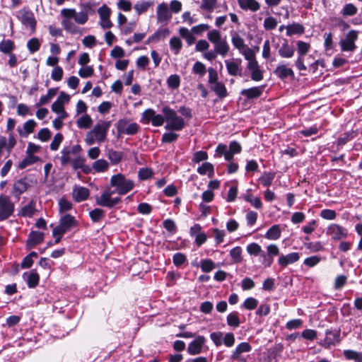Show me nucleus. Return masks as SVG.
I'll use <instances>...</instances> for the list:
<instances>
[{
  "label": "nucleus",
  "mask_w": 362,
  "mask_h": 362,
  "mask_svg": "<svg viewBox=\"0 0 362 362\" xmlns=\"http://www.w3.org/2000/svg\"><path fill=\"white\" fill-rule=\"evenodd\" d=\"M111 121L100 120L86 135L85 142L91 146L95 143L101 144L106 141Z\"/></svg>",
  "instance_id": "nucleus-1"
},
{
  "label": "nucleus",
  "mask_w": 362,
  "mask_h": 362,
  "mask_svg": "<svg viewBox=\"0 0 362 362\" xmlns=\"http://www.w3.org/2000/svg\"><path fill=\"white\" fill-rule=\"evenodd\" d=\"M162 112L165 116L167 130L181 131L185 126L183 118L178 116L177 112L168 106H164Z\"/></svg>",
  "instance_id": "nucleus-2"
},
{
  "label": "nucleus",
  "mask_w": 362,
  "mask_h": 362,
  "mask_svg": "<svg viewBox=\"0 0 362 362\" xmlns=\"http://www.w3.org/2000/svg\"><path fill=\"white\" fill-rule=\"evenodd\" d=\"M110 186L116 188L119 195H124L133 189L134 182L127 179L124 175L118 173L111 177Z\"/></svg>",
  "instance_id": "nucleus-3"
},
{
  "label": "nucleus",
  "mask_w": 362,
  "mask_h": 362,
  "mask_svg": "<svg viewBox=\"0 0 362 362\" xmlns=\"http://www.w3.org/2000/svg\"><path fill=\"white\" fill-rule=\"evenodd\" d=\"M116 192V189L112 190L110 187H107L100 196L96 197V204L100 206L107 207L109 209L115 207L116 205L122 202V199L120 197H112V196Z\"/></svg>",
  "instance_id": "nucleus-4"
},
{
  "label": "nucleus",
  "mask_w": 362,
  "mask_h": 362,
  "mask_svg": "<svg viewBox=\"0 0 362 362\" xmlns=\"http://www.w3.org/2000/svg\"><path fill=\"white\" fill-rule=\"evenodd\" d=\"M77 225L78 223L74 216L65 214L61 217L59 226L53 229L52 234L53 235H64Z\"/></svg>",
  "instance_id": "nucleus-5"
},
{
  "label": "nucleus",
  "mask_w": 362,
  "mask_h": 362,
  "mask_svg": "<svg viewBox=\"0 0 362 362\" xmlns=\"http://www.w3.org/2000/svg\"><path fill=\"white\" fill-rule=\"evenodd\" d=\"M15 205L9 197L0 196V221L8 219L14 212Z\"/></svg>",
  "instance_id": "nucleus-6"
},
{
  "label": "nucleus",
  "mask_w": 362,
  "mask_h": 362,
  "mask_svg": "<svg viewBox=\"0 0 362 362\" xmlns=\"http://www.w3.org/2000/svg\"><path fill=\"white\" fill-rule=\"evenodd\" d=\"M267 252L264 251L259 262L264 267H270L276 256L281 255L279 247L276 244L268 245L266 247Z\"/></svg>",
  "instance_id": "nucleus-7"
},
{
  "label": "nucleus",
  "mask_w": 362,
  "mask_h": 362,
  "mask_svg": "<svg viewBox=\"0 0 362 362\" xmlns=\"http://www.w3.org/2000/svg\"><path fill=\"white\" fill-rule=\"evenodd\" d=\"M117 132L127 135H134L139 129V126L136 122L129 123L127 119H121L116 124Z\"/></svg>",
  "instance_id": "nucleus-8"
},
{
  "label": "nucleus",
  "mask_w": 362,
  "mask_h": 362,
  "mask_svg": "<svg viewBox=\"0 0 362 362\" xmlns=\"http://www.w3.org/2000/svg\"><path fill=\"white\" fill-rule=\"evenodd\" d=\"M62 17H72L74 21L80 25L85 24L88 19V14L87 11H82L76 13L74 8H63L61 11Z\"/></svg>",
  "instance_id": "nucleus-9"
},
{
  "label": "nucleus",
  "mask_w": 362,
  "mask_h": 362,
  "mask_svg": "<svg viewBox=\"0 0 362 362\" xmlns=\"http://www.w3.org/2000/svg\"><path fill=\"white\" fill-rule=\"evenodd\" d=\"M358 39V32L356 30L349 31L346 37L340 41L341 49L343 52H353L356 49V46L355 41Z\"/></svg>",
  "instance_id": "nucleus-10"
},
{
  "label": "nucleus",
  "mask_w": 362,
  "mask_h": 362,
  "mask_svg": "<svg viewBox=\"0 0 362 362\" xmlns=\"http://www.w3.org/2000/svg\"><path fill=\"white\" fill-rule=\"evenodd\" d=\"M340 341V330L327 329L325 332V338L320 343V346L329 349L331 346H334Z\"/></svg>",
  "instance_id": "nucleus-11"
},
{
  "label": "nucleus",
  "mask_w": 362,
  "mask_h": 362,
  "mask_svg": "<svg viewBox=\"0 0 362 362\" xmlns=\"http://www.w3.org/2000/svg\"><path fill=\"white\" fill-rule=\"evenodd\" d=\"M327 233L330 235L332 239L339 240L346 238L348 230L339 224L332 223L327 228Z\"/></svg>",
  "instance_id": "nucleus-12"
},
{
  "label": "nucleus",
  "mask_w": 362,
  "mask_h": 362,
  "mask_svg": "<svg viewBox=\"0 0 362 362\" xmlns=\"http://www.w3.org/2000/svg\"><path fill=\"white\" fill-rule=\"evenodd\" d=\"M21 16H19V19L21 23L26 27H29L31 33H34L36 30V24L37 22L35 19L33 13L28 11H20Z\"/></svg>",
  "instance_id": "nucleus-13"
},
{
  "label": "nucleus",
  "mask_w": 362,
  "mask_h": 362,
  "mask_svg": "<svg viewBox=\"0 0 362 362\" xmlns=\"http://www.w3.org/2000/svg\"><path fill=\"white\" fill-rule=\"evenodd\" d=\"M251 350L252 346L249 343L242 342L235 347V350L233 351L230 356V359L231 361L246 359L245 357L242 356V354L243 353L250 352Z\"/></svg>",
  "instance_id": "nucleus-14"
},
{
  "label": "nucleus",
  "mask_w": 362,
  "mask_h": 362,
  "mask_svg": "<svg viewBox=\"0 0 362 362\" xmlns=\"http://www.w3.org/2000/svg\"><path fill=\"white\" fill-rule=\"evenodd\" d=\"M157 21L158 23H167L172 18V14L166 3L158 5L156 10Z\"/></svg>",
  "instance_id": "nucleus-15"
},
{
  "label": "nucleus",
  "mask_w": 362,
  "mask_h": 362,
  "mask_svg": "<svg viewBox=\"0 0 362 362\" xmlns=\"http://www.w3.org/2000/svg\"><path fill=\"white\" fill-rule=\"evenodd\" d=\"M206 341L204 336H198L190 342L187 347V352L190 355H198L202 353L203 345Z\"/></svg>",
  "instance_id": "nucleus-16"
},
{
  "label": "nucleus",
  "mask_w": 362,
  "mask_h": 362,
  "mask_svg": "<svg viewBox=\"0 0 362 362\" xmlns=\"http://www.w3.org/2000/svg\"><path fill=\"white\" fill-rule=\"evenodd\" d=\"M30 186L28 180L26 177L21 178L16 181L13 186L12 194L18 198L23 193H24Z\"/></svg>",
  "instance_id": "nucleus-17"
},
{
  "label": "nucleus",
  "mask_w": 362,
  "mask_h": 362,
  "mask_svg": "<svg viewBox=\"0 0 362 362\" xmlns=\"http://www.w3.org/2000/svg\"><path fill=\"white\" fill-rule=\"evenodd\" d=\"M90 195L88 188L82 186L75 185L72 191V198L76 202H81L86 200Z\"/></svg>",
  "instance_id": "nucleus-18"
},
{
  "label": "nucleus",
  "mask_w": 362,
  "mask_h": 362,
  "mask_svg": "<svg viewBox=\"0 0 362 362\" xmlns=\"http://www.w3.org/2000/svg\"><path fill=\"white\" fill-rule=\"evenodd\" d=\"M300 259V255L298 252H294L286 255H281L278 258V264L281 267L284 268L288 264H293Z\"/></svg>",
  "instance_id": "nucleus-19"
},
{
  "label": "nucleus",
  "mask_w": 362,
  "mask_h": 362,
  "mask_svg": "<svg viewBox=\"0 0 362 362\" xmlns=\"http://www.w3.org/2000/svg\"><path fill=\"white\" fill-rule=\"evenodd\" d=\"M274 74L281 81H284L288 77H294V72L291 68L288 67L286 64H279L274 71Z\"/></svg>",
  "instance_id": "nucleus-20"
},
{
  "label": "nucleus",
  "mask_w": 362,
  "mask_h": 362,
  "mask_svg": "<svg viewBox=\"0 0 362 362\" xmlns=\"http://www.w3.org/2000/svg\"><path fill=\"white\" fill-rule=\"evenodd\" d=\"M247 68L251 72V78L252 81H259L263 79V72L260 69L257 61L248 62Z\"/></svg>",
  "instance_id": "nucleus-21"
},
{
  "label": "nucleus",
  "mask_w": 362,
  "mask_h": 362,
  "mask_svg": "<svg viewBox=\"0 0 362 362\" xmlns=\"http://www.w3.org/2000/svg\"><path fill=\"white\" fill-rule=\"evenodd\" d=\"M264 86H255L247 89H243L240 94L247 99L252 100L260 97L264 91Z\"/></svg>",
  "instance_id": "nucleus-22"
},
{
  "label": "nucleus",
  "mask_w": 362,
  "mask_h": 362,
  "mask_svg": "<svg viewBox=\"0 0 362 362\" xmlns=\"http://www.w3.org/2000/svg\"><path fill=\"white\" fill-rule=\"evenodd\" d=\"M238 3L244 11L256 12L260 8V5L256 0H238Z\"/></svg>",
  "instance_id": "nucleus-23"
},
{
  "label": "nucleus",
  "mask_w": 362,
  "mask_h": 362,
  "mask_svg": "<svg viewBox=\"0 0 362 362\" xmlns=\"http://www.w3.org/2000/svg\"><path fill=\"white\" fill-rule=\"evenodd\" d=\"M44 240V233L40 231H32L28 236L27 240V246L29 248L34 247L36 245L40 244Z\"/></svg>",
  "instance_id": "nucleus-24"
},
{
  "label": "nucleus",
  "mask_w": 362,
  "mask_h": 362,
  "mask_svg": "<svg viewBox=\"0 0 362 362\" xmlns=\"http://www.w3.org/2000/svg\"><path fill=\"white\" fill-rule=\"evenodd\" d=\"M295 50V47L289 45L288 41L285 40L278 52L279 56L282 58H291L294 55Z\"/></svg>",
  "instance_id": "nucleus-25"
},
{
  "label": "nucleus",
  "mask_w": 362,
  "mask_h": 362,
  "mask_svg": "<svg viewBox=\"0 0 362 362\" xmlns=\"http://www.w3.org/2000/svg\"><path fill=\"white\" fill-rule=\"evenodd\" d=\"M36 126V122L33 119H29L23 124V129H18L19 135L23 137H27L30 134L33 133Z\"/></svg>",
  "instance_id": "nucleus-26"
},
{
  "label": "nucleus",
  "mask_w": 362,
  "mask_h": 362,
  "mask_svg": "<svg viewBox=\"0 0 362 362\" xmlns=\"http://www.w3.org/2000/svg\"><path fill=\"white\" fill-rule=\"evenodd\" d=\"M35 209V202L31 200L27 205L23 206L18 211V216L23 217H31L34 215Z\"/></svg>",
  "instance_id": "nucleus-27"
},
{
  "label": "nucleus",
  "mask_w": 362,
  "mask_h": 362,
  "mask_svg": "<svg viewBox=\"0 0 362 362\" xmlns=\"http://www.w3.org/2000/svg\"><path fill=\"white\" fill-rule=\"evenodd\" d=\"M286 35L288 36H292L293 35H301L305 32V28L303 25L294 23L286 25Z\"/></svg>",
  "instance_id": "nucleus-28"
},
{
  "label": "nucleus",
  "mask_w": 362,
  "mask_h": 362,
  "mask_svg": "<svg viewBox=\"0 0 362 362\" xmlns=\"http://www.w3.org/2000/svg\"><path fill=\"white\" fill-rule=\"evenodd\" d=\"M214 45L216 52L222 57H225L230 50L229 45L228 44L226 38L222 39Z\"/></svg>",
  "instance_id": "nucleus-29"
},
{
  "label": "nucleus",
  "mask_w": 362,
  "mask_h": 362,
  "mask_svg": "<svg viewBox=\"0 0 362 362\" xmlns=\"http://www.w3.org/2000/svg\"><path fill=\"white\" fill-rule=\"evenodd\" d=\"M179 34L181 37L185 39L189 46L193 45L195 42V37L188 28L185 27H181L179 29Z\"/></svg>",
  "instance_id": "nucleus-30"
},
{
  "label": "nucleus",
  "mask_w": 362,
  "mask_h": 362,
  "mask_svg": "<svg viewBox=\"0 0 362 362\" xmlns=\"http://www.w3.org/2000/svg\"><path fill=\"white\" fill-rule=\"evenodd\" d=\"M62 24L65 30L72 34H76L78 32L79 28L77 27L71 21L72 17H63Z\"/></svg>",
  "instance_id": "nucleus-31"
},
{
  "label": "nucleus",
  "mask_w": 362,
  "mask_h": 362,
  "mask_svg": "<svg viewBox=\"0 0 362 362\" xmlns=\"http://www.w3.org/2000/svg\"><path fill=\"white\" fill-rule=\"evenodd\" d=\"M281 233L280 226L274 225L267 231L264 237L268 240H276L280 238Z\"/></svg>",
  "instance_id": "nucleus-32"
},
{
  "label": "nucleus",
  "mask_w": 362,
  "mask_h": 362,
  "mask_svg": "<svg viewBox=\"0 0 362 362\" xmlns=\"http://www.w3.org/2000/svg\"><path fill=\"white\" fill-rule=\"evenodd\" d=\"M168 28H159L148 38L149 42H158L161 39H165L170 35Z\"/></svg>",
  "instance_id": "nucleus-33"
},
{
  "label": "nucleus",
  "mask_w": 362,
  "mask_h": 362,
  "mask_svg": "<svg viewBox=\"0 0 362 362\" xmlns=\"http://www.w3.org/2000/svg\"><path fill=\"white\" fill-rule=\"evenodd\" d=\"M228 73L230 76H241V70L239 67V64L235 62L225 61Z\"/></svg>",
  "instance_id": "nucleus-34"
},
{
  "label": "nucleus",
  "mask_w": 362,
  "mask_h": 362,
  "mask_svg": "<svg viewBox=\"0 0 362 362\" xmlns=\"http://www.w3.org/2000/svg\"><path fill=\"white\" fill-rule=\"evenodd\" d=\"M211 89L221 98H226L228 95L225 85L221 82H217L211 86Z\"/></svg>",
  "instance_id": "nucleus-35"
},
{
  "label": "nucleus",
  "mask_w": 362,
  "mask_h": 362,
  "mask_svg": "<svg viewBox=\"0 0 362 362\" xmlns=\"http://www.w3.org/2000/svg\"><path fill=\"white\" fill-rule=\"evenodd\" d=\"M246 250L251 256H259V259H261V255L264 253V250L262 249L261 246L256 243H252L247 245Z\"/></svg>",
  "instance_id": "nucleus-36"
},
{
  "label": "nucleus",
  "mask_w": 362,
  "mask_h": 362,
  "mask_svg": "<svg viewBox=\"0 0 362 362\" xmlns=\"http://www.w3.org/2000/svg\"><path fill=\"white\" fill-rule=\"evenodd\" d=\"M14 49L15 45L11 40H4L0 42V52L5 54L12 53Z\"/></svg>",
  "instance_id": "nucleus-37"
},
{
  "label": "nucleus",
  "mask_w": 362,
  "mask_h": 362,
  "mask_svg": "<svg viewBox=\"0 0 362 362\" xmlns=\"http://www.w3.org/2000/svg\"><path fill=\"white\" fill-rule=\"evenodd\" d=\"M92 124L93 120L87 114L81 116L76 121V124L80 129H88L91 127Z\"/></svg>",
  "instance_id": "nucleus-38"
},
{
  "label": "nucleus",
  "mask_w": 362,
  "mask_h": 362,
  "mask_svg": "<svg viewBox=\"0 0 362 362\" xmlns=\"http://www.w3.org/2000/svg\"><path fill=\"white\" fill-rule=\"evenodd\" d=\"M197 172L200 175L207 174L209 177H212L214 172V165L208 162L204 163L197 168Z\"/></svg>",
  "instance_id": "nucleus-39"
},
{
  "label": "nucleus",
  "mask_w": 362,
  "mask_h": 362,
  "mask_svg": "<svg viewBox=\"0 0 362 362\" xmlns=\"http://www.w3.org/2000/svg\"><path fill=\"white\" fill-rule=\"evenodd\" d=\"M26 275H27L26 281H27L28 287L35 288L39 283L40 277H39L38 274L35 271H32L30 273H29L28 274L26 273H25L23 274V276H25Z\"/></svg>",
  "instance_id": "nucleus-40"
},
{
  "label": "nucleus",
  "mask_w": 362,
  "mask_h": 362,
  "mask_svg": "<svg viewBox=\"0 0 362 362\" xmlns=\"http://www.w3.org/2000/svg\"><path fill=\"white\" fill-rule=\"evenodd\" d=\"M109 167L108 162L105 159H98L95 160L93 165L92 168L97 173L105 172Z\"/></svg>",
  "instance_id": "nucleus-41"
},
{
  "label": "nucleus",
  "mask_w": 362,
  "mask_h": 362,
  "mask_svg": "<svg viewBox=\"0 0 362 362\" xmlns=\"http://www.w3.org/2000/svg\"><path fill=\"white\" fill-rule=\"evenodd\" d=\"M40 160V158L34 155L28 154L27 156L18 164L19 169H24Z\"/></svg>",
  "instance_id": "nucleus-42"
},
{
  "label": "nucleus",
  "mask_w": 362,
  "mask_h": 362,
  "mask_svg": "<svg viewBox=\"0 0 362 362\" xmlns=\"http://www.w3.org/2000/svg\"><path fill=\"white\" fill-rule=\"evenodd\" d=\"M89 216L93 222L98 223L100 222L104 217L105 211L102 209L96 208L89 212Z\"/></svg>",
  "instance_id": "nucleus-43"
},
{
  "label": "nucleus",
  "mask_w": 362,
  "mask_h": 362,
  "mask_svg": "<svg viewBox=\"0 0 362 362\" xmlns=\"http://www.w3.org/2000/svg\"><path fill=\"white\" fill-rule=\"evenodd\" d=\"M226 320L228 325L233 327H238L240 324L239 314L238 312H232L229 313L227 316Z\"/></svg>",
  "instance_id": "nucleus-44"
},
{
  "label": "nucleus",
  "mask_w": 362,
  "mask_h": 362,
  "mask_svg": "<svg viewBox=\"0 0 362 362\" xmlns=\"http://www.w3.org/2000/svg\"><path fill=\"white\" fill-rule=\"evenodd\" d=\"M242 248L239 246L235 247L230 250V256L235 263L242 262Z\"/></svg>",
  "instance_id": "nucleus-45"
},
{
  "label": "nucleus",
  "mask_w": 362,
  "mask_h": 362,
  "mask_svg": "<svg viewBox=\"0 0 362 362\" xmlns=\"http://www.w3.org/2000/svg\"><path fill=\"white\" fill-rule=\"evenodd\" d=\"M244 199L249 202L252 206L257 209H260L262 207V203L259 197H254L250 194H247L243 197Z\"/></svg>",
  "instance_id": "nucleus-46"
},
{
  "label": "nucleus",
  "mask_w": 362,
  "mask_h": 362,
  "mask_svg": "<svg viewBox=\"0 0 362 362\" xmlns=\"http://www.w3.org/2000/svg\"><path fill=\"white\" fill-rule=\"evenodd\" d=\"M171 49L173 50L175 54H178L182 47V42L177 37H173L169 42Z\"/></svg>",
  "instance_id": "nucleus-47"
},
{
  "label": "nucleus",
  "mask_w": 362,
  "mask_h": 362,
  "mask_svg": "<svg viewBox=\"0 0 362 362\" xmlns=\"http://www.w3.org/2000/svg\"><path fill=\"white\" fill-rule=\"evenodd\" d=\"M152 5V1H141L136 3L134 5V8L138 15H141V13L146 12L148 8Z\"/></svg>",
  "instance_id": "nucleus-48"
},
{
  "label": "nucleus",
  "mask_w": 362,
  "mask_h": 362,
  "mask_svg": "<svg viewBox=\"0 0 362 362\" xmlns=\"http://www.w3.org/2000/svg\"><path fill=\"white\" fill-rule=\"evenodd\" d=\"M62 156L60 157L61 164L62 166H66L71 161V151L69 147L64 146L61 151Z\"/></svg>",
  "instance_id": "nucleus-49"
},
{
  "label": "nucleus",
  "mask_w": 362,
  "mask_h": 362,
  "mask_svg": "<svg viewBox=\"0 0 362 362\" xmlns=\"http://www.w3.org/2000/svg\"><path fill=\"white\" fill-rule=\"evenodd\" d=\"M344 355L349 360H354L356 362H362V352L353 350H345Z\"/></svg>",
  "instance_id": "nucleus-50"
},
{
  "label": "nucleus",
  "mask_w": 362,
  "mask_h": 362,
  "mask_svg": "<svg viewBox=\"0 0 362 362\" xmlns=\"http://www.w3.org/2000/svg\"><path fill=\"white\" fill-rule=\"evenodd\" d=\"M207 38L209 42L214 45L216 44L223 39L221 32L216 29L209 30L207 33Z\"/></svg>",
  "instance_id": "nucleus-51"
},
{
  "label": "nucleus",
  "mask_w": 362,
  "mask_h": 362,
  "mask_svg": "<svg viewBox=\"0 0 362 362\" xmlns=\"http://www.w3.org/2000/svg\"><path fill=\"white\" fill-rule=\"evenodd\" d=\"M40 40L36 37L31 38L27 42L28 49L31 54L37 52L40 48Z\"/></svg>",
  "instance_id": "nucleus-52"
},
{
  "label": "nucleus",
  "mask_w": 362,
  "mask_h": 362,
  "mask_svg": "<svg viewBox=\"0 0 362 362\" xmlns=\"http://www.w3.org/2000/svg\"><path fill=\"white\" fill-rule=\"evenodd\" d=\"M274 177L275 175L274 173L264 172L263 175L259 177V180L263 186L269 187L272 185Z\"/></svg>",
  "instance_id": "nucleus-53"
},
{
  "label": "nucleus",
  "mask_w": 362,
  "mask_h": 362,
  "mask_svg": "<svg viewBox=\"0 0 362 362\" xmlns=\"http://www.w3.org/2000/svg\"><path fill=\"white\" fill-rule=\"evenodd\" d=\"M168 86L171 89H177L180 84V78L177 74H172L167 78Z\"/></svg>",
  "instance_id": "nucleus-54"
},
{
  "label": "nucleus",
  "mask_w": 362,
  "mask_h": 362,
  "mask_svg": "<svg viewBox=\"0 0 362 362\" xmlns=\"http://www.w3.org/2000/svg\"><path fill=\"white\" fill-rule=\"evenodd\" d=\"M357 7L351 3L346 4L344 5L341 13L345 16H352L357 13Z\"/></svg>",
  "instance_id": "nucleus-55"
},
{
  "label": "nucleus",
  "mask_w": 362,
  "mask_h": 362,
  "mask_svg": "<svg viewBox=\"0 0 362 362\" xmlns=\"http://www.w3.org/2000/svg\"><path fill=\"white\" fill-rule=\"evenodd\" d=\"M153 175V170L149 168H141L138 171V177L140 180H148Z\"/></svg>",
  "instance_id": "nucleus-56"
},
{
  "label": "nucleus",
  "mask_w": 362,
  "mask_h": 362,
  "mask_svg": "<svg viewBox=\"0 0 362 362\" xmlns=\"http://www.w3.org/2000/svg\"><path fill=\"white\" fill-rule=\"evenodd\" d=\"M59 213L64 214V213L71 209L72 204L70 201H69L66 198L62 197L59 200Z\"/></svg>",
  "instance_id": "nucleus-57"
},
{
  "label": "nucleus",
  "mask_w": 362,
  "mask_h": 362,
  "mask_svg": "<svg viewBox=\"0 0 362 362\" xmlns=\"http://www.w3.org/2000/svg\"><path fill=\"white\" fill-rule=\"evenodd\" d=\"M231 42L233 45L240 52L245 49V45L244 40L238 34H235L232 36Z\"/></svg>",
  "instance_id": "nucleus-58"
},
{
  "label": "nucleus",
  "mask_w": 362,
  "mask_h": 362,
  "mask_svg": "<svg viewBox=\"0 0 362 362\" xmlns=\"http://www.w3.org/2000/svg\"><path fill=\"white\" fill-rule=\"evenodd\" d=\"M257 305L258 300L256 298L253 297H249L245 300L243 304L242 305V308L248 310H252L256 308Z\"/></svg>",
  "instance_id": "nucleus-59"
},
{
  "label": "nucleus",
  "mask_w": 362,
  "mask_h": 362,
  "mask_svg": "<svg viewBox=\"0 0 362 362\" xmlns=\"http://www.w3.org/2000/svg\"><path fill=\"white\" fill-rule=\"evenodd\" d=\"M206 71V66L201 62H196L192 67V72L200 76L205 75Z\"/></svg>",
  "instance_id": "nucleus-60"
},
{
  "label": "nucleus",
  "mask_w": 362,
  "mask_h": 362,
  "mask_svg": "<svg viewBox=\"0 0 362 362\" xmlns=\"http://www.w3.org/2000/svg\"><path fill=\"white\" fill-rule=\"evenodd\" d=\"M310 45L303 41L297 42V50L299 56L305 55L310 50Z\"/></svg>",
  "instance_id": "nucleus-61"
},
{
  "label": "nucleus",
  "mask_w": 362,
  "mask_h": 362,
  "mask_svg": "<svg viewBox=\"0 0 362 362\" xmlns=\"http://www.w3.org/2000/svg\"><path fill=\"white\" fill-rule=\"evenodd\" d=\"M212 232H213L215 242L217 245H219L223 242L224 237L226 235V231L224 230H220L218 228H214L212 230Z\"/></svg>",
  "instance_id": "nucleus-62"
},
{
  "label": "nucleus",
  "mask_w": 362,
  "mask_h": 362,
  "mask_svg": "<svg viewBox=\"0 0 362 362\" xmlns=\"http://www.w3.org/2000/svg\"><path fill=\"white\" fill-rule=\"evenodd\" d=\"M107 156L112 163L117 164L122 159V153L114 150H109Z\"/></svg>",
  "instance_id": "nucleus-63"
},
{
  "label": "nucleus",
  "mask_w": 362,
  "mask_h": 362,
  "mask_svg": "<svg viewBox=\"0 0 362 362\" xmlns=\"http://www.w3.org/2000/svg\"><path fill=\"white\" fill-rule=\"evenodd\" d=\"M186 261H187L186 256L181 252H177L173 257V264L176 267L182 266Z\"/></svg>",
  "instance_id": "nucleus-64"
}]
</instances>
